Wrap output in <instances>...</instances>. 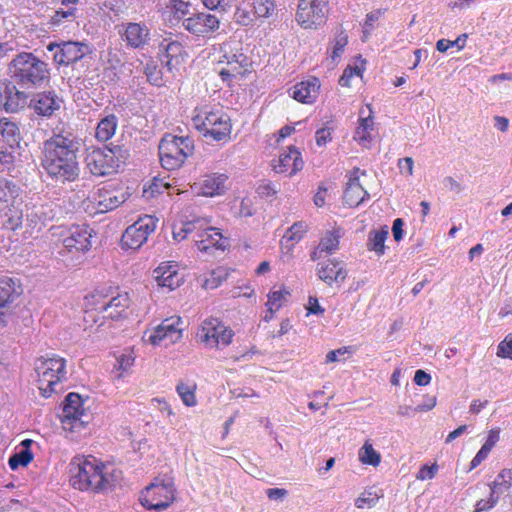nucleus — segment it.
<instances>
[{
  "instance_id": "35",
  "label": "nucleus",
  "mask_w": 512,
  "mask_h": 512,
  "mask_svg": "<svg viewBox=\"0 0 512 512\" xmlns=\"http://www.w3.org/2000/svg\"><path fill=\"white\" fill-rule=\"evenodd\" d=\"M27 103V95L22 91H18L15 86L7 88L6 100L4 103L7 112H17L25 107Z\"/></svg>"
},
{
  "instance_id": "29",
  "label": "nucleus",
  "mask_w": 512,
  "mask_h": 512,
  "mask_svg": "<svg viewBox=\"0 0 512 512\" xmlns=\"http://www.w3.org/2000/svg\"><path fill=\"white\" fill-rule=\"evenodd\" d=\"M130 303L131 300L129 294L126 292L122 293L117 287H115L113 294L109 298L107 309L105 310L103 316H101V319L118 320L125 317ZM98 325H103V321H101Z\"/></svg>"
},
{
  "instance_id": "46",
  "label": "nucleus",
  "mask_w": 512,
  "mask_h": 512,
  "mask_svg": "<svg viewBox=\"0 0 512 512\" xmlns=\"http://www.w3.org/2000/svg\"><path fill=\"white\" fill-rule=\"evenodd\" d=\"M365 64L366 61L359 57V63H356L354 66H347L339 79V85L342 87H349L350 81L353 77H362V74L365 70Z\"/></svg>"
},
{
  "instance_id": "12",
  "label": "nucleus",
  "mask_w": 512,
  "mask_h": 512,
  "mask_svg": "<svg viewBox=\"0 0 512 512\" xmlns=\"http://www.w3.org/2000/svg\"><path fill=\"white\" fill-rule=\"evenodd\" d=\"M158 219L152 215L139 217L133 224L128 226L121 237V247L125 250H138L155 232Z\"/></svg>"
},
{
  "instance_id": "7",
  "label": "nucleus",
  "mask_w": 512,
  "mask_h": 512,
  "mask_svg": "<svg viewBox=\"0 0 512 512\" xmlns=\"http://www.w3.org/2000/svg\"><path fill=\"white\" fill-rule=\"evenodd\" d=\"M125 151L120 146L113 148L90 147L85 157L89 172L97 177L116 174L124 163Z\"/></svg>"
},
{
  "instance_id": "41",
  "label": "nucleus",
  "mask_w": 512,
  "mask_h": 512,
  "mask_svg": "<svg viewBox=\"0 0 512 512\" xmlns=\"http://www.w3.org/2000/svg\"><path fill=\"white\" fill-rule=\"evenodd\" d=\"M359 460L362 464L378 466L381 462V455L374 448L369 440L365 441L363 446L360 448Z\"/></svg>"
},
{
  "instance_id": "50",
  "label": "nucleus",
  "mask_w": 512,
  "mask_h": 512,
  "mask_svg": "<svg viewBox=\"0 0 512 512\" xmlns=\"http://www.w3.org/2000/svg\"><path fill=\"white\" fill-rule=\"evenodd\" d=\"M33 460V454L28 448H24L20 452L13 454L8 461L12 470L18 469L20 466L25 467Z\"/></svg>"
},
{
  "instance_id": "8",
  "label": "nucleus",
  "mask_w": 512,
  "mask_h": 512,
  "mask_svg": "<svg viewBox=\"0 0 512 512\" xmlns=\"http://www.w3.org/2000/svg\"><path fill=\"white\" fill-rule=\"evenodd\" d=\"M194 143L190 137L166 134L159 144V158L164 169H179L193 154Z\"/></svg>"
},
{
  "instance_id": "14",
  "label": "nucleus",
  "mask_w": 512,
  "mask_h": 512,
  "mask_svg": "<svg viewBox=\"0 0 512 512\" xmlns=\"http://www.w3.org/2000/svg\"><path fill=\"white\" fill-rule=\"evenodd\" d=\"M182 25L193 36L210 39L218 33L221 20L210 12L198 11L184 18Z\"/></svg>"
},
{
  "instance_id": "3",
  "label": "nucleus",
  "mask_w": 512,
  "mask_h": 512,
  "mask_svg": "<svg viewBox=\"0 0 512 512\" xmlns=\"http://www.w3.org/2000/svg\"><path fill=\"white\" fill-rule=\"evenodd\" d=\"M214 71L228 87L238 84L253 72V63L241 50H232L228 44L220 45V54Z\"/></svg>"
},
{
  "instance_id": "17",
  "label": "nucleus",
  "mask_w": 512,
  "mask_h": 512,
  "mask_svg": "<svg viewBox=\"0 0 512 512\" xmlns=\"http://www.w3.org/2000/svg\"><path fill=\"white\" fill-rule=\"evenodd\" d=\"M114 288L113 286L97 287L85 297L84 320L86 323H98L99 319L96 315L103 316Z\"/></svg>"
},
{
  "instance_id": "30",
  "label": "nucleus",
  "mask_w": 512,
  "mask_h": 512,
  "mask_svg": "<svg viewBox=\"0 0 512 512\" xmlns=\"http://www.w3.org/2000/svg\"><path fill=\"white\" fill-rule=\"evenodd\" d=\"M23 293L18 279L0 275V307L9 308Z\"/></svg>"
},
{
  "instance_id": "32",
  "label": "nucleus",
  "mask_w": 512,
  "mask_h": 512,
  "mask_svg": "<svg viewBox=\"0 0 512 512\" xmlns=\"http://www.w3.org/2000/svg\"><path fill=\"white\" fill-rule=\"evenodd\" d=\"M31 106L36 114L51 116L60 108V101L53 92H41L34 96Z\"/></svg>"
},
{
  "instance_id": "23",
  "label": "nucleus",
  "mask_w": 512,
  "mask_h": 512,
  "mask_svg": "<svg viewBox=\"0 0 512 512\" xmlns=\"http://www.w3.org/2000/svg\"><path fill=\"white\" fill-rule=\"evenodd\" d=\"M309 225L305 221H297L290 226L280 240V259L283 262H289L293 259V251L296 246L307 234Z\"/></svg>"
},
{
  "instance_id": "13",
  "label": "nucleus",
  "mask_w": 512,
  "mask_h": 512,
  "mask_svg": "<svg viewBox=\"0 0 512 512\" xmlns=\"http://www.w3.org/2000/svg\"><path fill=\"white\" fill-rule=\"evenodd\" d=\"M126 200L123 193L111 186L94 188L86 198L87 209L92 213H107L118 208Z\"/></svg>"
},
{
  "instance_id": "6",
  "label": "nucleus",
  "mask_w": 512,
  "mask_h": 512,
  "mask_svg": "<svg viewBox=\"0 0 512 512\" xmlns=\"http://www.w3.org/2000/svg\"><path fill=\"white\" fill-rule=\"evenodd\" d=\"M177 499V488L172 478H155L139 495V503L149 511L162 512Z\"/></svg>"
},
{
  "instance_id": "22",
  "label": "nucleus",
  "mask_w": 512,
  "mask_h": 512,
  "mask_svg": "<svg viewBox=\"0 0 512 512\" xmlns=\"http://www.w3.org/2000/svg\"><path fill=\"white\" fill-rule=\"evenodd\" d=\"M304 161L301 152L294 146H289L287 150L281 152L276 159L272 161V168L276 173L294 176L303 169Z\"/></svg>"
},
{
  "instance_id": "45",
  "label": "nucleus",
  "mask_w": 512,
  "mask_h": 512,
  "mask_svg": "<svg viewBox=\"0 0 512 512\" xmlns=\"http://www.w3.org/2000/svg\"><path fill=\"white\" fill-rule=\"evenodd\" d=\"M512 486V470L503 469L495 478L491 485V491L494 494L507 492Z\"/></svg>"
},
{
  "instance_id": "38",
  "label": "nucleus",
  "mask_w": 512,
  "mask_h": 512,
  "mask_svg": "<svg viewBox=\"0 0 512 512\" xmlns=\"http://www.w3.org/2000/svg\"><path fill=\"white\" fill-rule=\"evenodd\" d=\"M290 296V290L282 286L279 290H271L267 295L266 306L268 310L272 312L279 311L287 302V298Z\"/></svg>"
},
{
  "instance_id": "49",
  "label": "nucleus",
  "mask_w": 512,
  "mask_h": 512,
  "mask_svg": "<svg viewBox=\"0 0 512 512\" xmlns=\"http://www.w3.org/2000/svg\"><path fill=\"white\" fill-rule=\"evenodd\" d=\"M228 277V273L223 267H218L210 271L208 277L204 280L203 287L206 290L218 288Z\"/></svg>"
},
{
  "instance_id": "63",
  "label": "nucleus",
  "mask_w": 512,
  "mask_h": 512,
  "mask_svg": "<svg viewBox=\"0 0 512 512\" xmlns=\"http://www.w3.org/2000/svg\"><path fill=\"white\" fill-rule=\"evenodd\" d=\"M490 452H491V450H489L488 447H485L484 445H482V447L477 452L475 457L471 460L469 471L478 467L488 457Z\"/></svg>"
},
{
  "instance_id": "53",
  "label": "nucleus",
  "mask_w": 512,
  "mask_h": 512,
  "mask_svg": "<svg viewBox=\"0 0 512 512\" xmlns=\"http://www.w3.org/2000/svg\"><path fill=\"white\" fill-rule=\"evenodd\" d=\"M145 74L147 76L148 81L155 86H163L164 80L162 76V72L155 65H147L145 68Z\"/></svg>"
},
{
  "instance_id": "2",
  "label": "nucleus",
  "mask_w": 512,
  "mask_h": 512,
  "mask_svg": "<svg viewBox=\"0 0 512 512\" xmlns=\"http://www.w3.org/2000/svg\"><path fill=\"white\" fill-rule=\"evenodd\" d=\"M70 484L80 491L102 493L111 490L118 480L117 469L108 466L92 455L76 456L70 463Z\"/></svg>"
},
{
  "instance_id": "47",
  "label": "nucleus",
  "mask_w": 512,
  "mask_h": 512,
  "mask_svg": "<svg viewBox=\"0 0 512 512\" xmlns=\"http://www.w3.org/2000/svg\"><path fill=\"white\" fill-rule=\"evenodd\" d=\"M176 391L184 405L188 407L196 405V384H185L184 382L180 381L176 386Z\"/></svg>"
},
{
  "instance_id": "37",
  "label": "nucleus",
  "mask_w": 512,
  "mask_h": 512,
  "mask_svg": "<svg viewBox=\"0 0 512 512\" xmlns=\"http://www.w3.org/2000/svg\"><path fill=\"white\" fill-rule=\"evenodd\" d=\"M373 129L374 122L371 113L367 117H360L353 136L354 140L359 144L365 145L367 142H370Z\"/></svg>"
},
{
  "instance_id": "4",
  "label": "nucleus",
  "mask_w": 512,
  "mask_h": 512,
  "mask_svg": "<svg viewBox=\"0 0 512 512\" xmlns=\"http://www.w3.org/2000/svg\"><path fill=\"white\" fill-rule=\"evenodd\" d=\"M194 127L205 137L215 141L230 139L232 124L230 117L217 107L203 106L194 110L192 117Z\"/></svg>"
},
{
  "instance_id": "25",
  "label": "nucleus",
  "mask_w": 512,
  "mask_h": 512,
  "mask_svg": "<svg viewBox=\"0 0 512 512\" xmlns=\"http://www.w3.org/2000/svg\"><path fill=\"white\" fill-rule=\"evenodd\" d=\"M365 175L366 172L359 168L350 171L343 195V201L349 207H358L365 199L369 198L368 192L359 181L360 176Z\"/></svg>"
},
{
  "instance_id": "20",
  "label": "nucleus",
  "mask_w": 512,
  "mask_h": 512,
  "mask_svg": "<svg viewBox=\"0 0 512 512\" xmlns=\"http://www.w3.org/2000/svg\"><path fill=\"white\" fill-rule=\"evenodd\" d=\"M193 242L200 252L207 253L212 249H225L223 235L220 230L210 226L209 222L203 219L199 220Z\"/></svg>"
},
{
  "instance_id": "62",
  "label": "nucleus",
  "mask_w": 512,
  "mask_h": 512,
  "mask_svg": "<svg viewBox=\"0 0 512 512\" xmlns=\"http://www.w3.org/2000/svg\"><path fill=\"white\" fill-rule=\"evenodd\" d=\"M497 501L498 497H495V494L491 491L488 499H481L477 502L475 512L488 511L494 507Z\"/></svg>"
},
{
  "instance_id": "40",
  "label": "nucleus",
  "mask_w": 512,
  "mask_h": 512,
  "mask_svg": "<svg viewBox=\"0 0 512 512\" xmlns=\"http://www.w3.org/2000/svg\"><path fill=\"white\" fill-rule=\"evenodd\" d=\"M0 135L7 142H18L20 140V128L10 118H0Z\"/></svg>"
},
{
  "instance_id": "18",
  "label": "nucleus",
  "mask_w": 512,
  "mask_h": 512,
  "mask_svg": "<svg viewBox=\"0 0 512 512\" xmlns=\"http://www.w3.org/2000/svg\"><path fill=\"white\" fill-rule=\"evenodd\" d=\"M47 50L54 52L53 60L57 65L68 66L84 57L86 46L83 43L74 41L51 42L47 45Z\"/></svg>"
},
{
  "instance_id": "16",
  "label": "nucleus",
  "mask_w": 512,
  "mask_h": 512,
  "mask_svg": "<svg viewBox=\"0 0 512 512\" xmlns=\"http://www.w3.org/2000/svg\"><path fill=\"white\" fill-rule=\"evenodd\" d=\"M183 321L179 316H172L164 319L156 328L147 330L144 337L153 346L165 344H174L182 338Z\"/></svg>"
},
{
  "instance_id": "58",
  "label": "nucleus",
  "mask_w": 512,
  "mask_h": 512,
  "mask_svg": "<svg viewBox=\"0 0 512 512\" xmlns=\"http://www.w3.org/2000/svg\"><path fill=\"white\" fill-rule=\"evenodd\" d=\"M438 472V465L436 463L432 465H423L420 467L416 474V479L420 481L433 479Z\"/></svg>"
},
{
  "instance_id": "59",
  "label": "nucleus",
  "mask_w": 512,
  "mask_h": 512,
  "mask_svg": "<svg viewBox=\"0 0 512 512\" xmlns=\"http://www.w3.org/2000/svg\"><path fill=\"white\" fill-rule=\"evenodd\" d=\"M116 360L117 363L115 368L121 372L119 376H122L124 372H127L133 366L135 359L131 353H127L121 354Z\"/></svg>"
},
{
  "instance_id": "51",
  "label": "nucleus",
  "mask_w": 512,
  "mask_h": 512,
  "mask_svg": "<svg viewBox=\"0 0 512 512\" xmlns=\"http://www.w3.org/2000/svg\"><path fill=\"white\" fill-rule=\"evenodd\" d=\"M347 44L348 36L344 31H340L335 35V38L332 42V52L330 55L332 61H336L341 57Z\"/></svg>"
},
{
  "instance_id": "60",
  "label": "nucleus",
  "mask_w": 512,
  "mask_h": 512,
  "mask_svg": "<svg viewBox=\"0 0 512 512\" xmlns=\"http://www.w3.org/2000/svg\"><path fill=\"white\" fill-rule=\"evenodd\" d=\"M315 139L318 146H325L332 140V131L330 128L323 127L316 131Z\"/></svg>"
},
{
  "instance_id": "19",
  "label": "nucleus",
  "mask_w": 512,
  "mask_h": 512,
  "mask_svg": "<svg viewBox=\"0 0 512 512\" xmlns=\"http://www.w3.org/2000/svg\"><path fill=\"white\" fill-rule=\"evenodd\" d=\"M159 51L160 61L169 71L179 70L188 58L187 50L178 40L163 39Z\"/></svg>"
},
{
  "instance_id": "5",
  "label": "nucleus",
  "mask_w": 512,
  "mask_h": 512,
  "mask_svg": "<svg viewBox=\"0 0 512 512\" xmlns=\"http://www.w3.org/2000/svg\"><path fill=\"white\" fill-rule=\"evenodd\" d=\"M9 70L23 85H40L50 77L48 64L30 52L17 54L10 62Z\"/></svg>"
},
{
  "instance_id": "56",
  "label": "nucleus",
  "mask_w": 512,
  "mask_h": 512,
  "mask_svg": "<svg viewBox=\"0 0 512 512\" xmlns=\"http://www.w3.org/2000/svg\"><path fill=\"white\" fill-rule=\"evenodd\" d=\"M497 356L512 360V334H508L498 345Z\"/></svg>"
},
{
  "instance_id": "28",
  "label": "nucleus",
  "mask_w": 512,
  "mask_h": 512,
  "mask_svg": "<svg viewBox=\"0 0 512 512\" xmlns=\"http://www.w3.org/2000/svg\"><path fill=\"white\" fill-rule=\"evenodd\" d=\"M317 275L327 285L332 286L345 281L347 270L343 262L336 259H328L319 264Z\"/></svg>"
},
{
  "instance_id": "55",
  "label": "nucleus",
  "mask_w": 512,
  "mask_h": 512,
  "mask_svg": "<svg viewBox=\"0 0 512 512\" xmlns=\"http://www.w3.org/2000/svg\"><path fill=\"white\" fill-rule=\"evenodd\" d=\"M170 185L164 182L163 179L154 178L147 188L144 189V193L149 194L153 197L156 194L163 193L164 190L169 189Z\"/></svg>"
},
{
  "instance_id": "44",
  "label": "nucleus",
  "mask_w": 512,
  "mask_h": 512,
  "mask_svg": "<svg viewBox=\"0 0 512 512\" xmlns=\"http://www.w3.org/2000/svg\"><path fill=\"white\" fill-rule=\"evenodd\" d=\"M252 8L257 18H271L277 5L275 0H252Z\"/></svg>"
},
{
  "instance_id": "10",
  "label": "nucleus",
  "mask_w": 512,
  "mask_h": 512,
  "mask_svg": "<svg viewBox=\"0 0 512 512\" xmlns=\"http://www.w3.org/2000/svg\"><path fill=\"white\" fill-rule=\"evenodd\" d=\"M235 336L233 329L221 319L209 316L197 328L196 341L207 349L220 350L228 347Z\"/></svg>"
},
{
  "instance_id": "26",
  "label": "nucleus",
  "mask_w": 512,
  "mask_h": 512,
  "mask_svg": "<svg viewBox=\"0 0 512 512\" xmlns=\"http://www.w3.org/2000/svg\"><path fill=\"white\" fill-rule=\"evenodd\" d=\"M154 278L157 284L168 291L175 290L184 281L179 271V265L175 261H164L154 270Z\"/></svg>"
},
{
  "instance_id": "31",
  "label": "nucleus",
  "mask_w": 512,
  "mask_h": 512,
  "mask_svg": "<svg viewBox=\"0 0 512 512\" xmlns=\"http://www.w3.org/2000/svg\"><path fill=\"white\" fill-rule=\"evenodd\" d=\"M319 90L320 82L316 77H313L297 83L293 87L292 97L298 102L311 104L317 99Z\"/></svg>"
},
{
  "instance_id": "36",
  "label": "nucleus",
  "mask_w": 512,
  "mask_h": 512,
  "mask_svg": "<svg viewBox=\"0 0 512 512\" xmlns=\"http://www.w3.org/2000/svg\"><path fill=\"white\" fill-rule=\"evenodd\" d=\"M388 234V226H384L380 230L371 231L367 241L368 250L374 251L378 256L383 255L385 252V241Z\"/></svg>"
},
{
  "instance_id": "48",
  "label": "nucleus",
  "mask_w": 512,
  "mask_h": 512,
  "mask_svg": "<svg viewBox=\"0 0 512 512\" xmlns=\"http://www.w3.org/2000/svg\"><path fill=\"white\" fill-rule=\"evenodd\" d=\"M255 19H258L253 9L249 10L245 5H237L233 14V20L236 24L241 26L251 25Z\"/></svg>"
},
{
  "instance_id": "39",
  "label": "nucleus",
  "mask_w": 512,
  "mask_h": 512,
  "mask_svg": "<svg viewBox=\"0 0 512 512\" xmlns=\"http://www.w3.org/2000/svg\"><path fill=\"white\" fill-rule=\"evenodd\" d=\"M383 496L384 494L381 489L372 487L360 494V496L355 500V505L359 509L372 508L376 506L379 499H381Z\"/></svg>"
},
{
  "instance_id": "11",
  "label": "nucleus",
  "mask_w": 512,
  "mask_h": 512,
  "mask_svg": "<svg viewBox=\"0 0 512 512\" xmlns=\"http://www.w3.org/2000/svg\"><path fill=\"white\" fill-rule=\"evenodd\" d=\"M330 0H299L295 19L303 29L315 30L322 26L329 13Z\"/></svg>"
},
{
  "instance_id": "52",
  "label": "nucleus",
  "mask_w": 512,
  "mask_h": 512,
  "mask_svg": "<svg viewBox=\"0 0 512 512\" xmlns=\"http://www.w3.org/2000/svg\"><path fill=\"white\" fill-rule=\"evenodd\" d=\"M17 195V187L11 181L0 179V201H8Z\"/></svg>"
},
{
  "instance_id": "24",
  "label": "nucleus",
  "mask_w": 512,
  "mask_h": 512,
  "mask_svg": "<svg viewBox=\"0 0 512 512\" xmlns=\"http://www.w3.org/2000/svg\"><path fill=\"white\" fill-rule=\"evenodd\" d=\"M119 34L127 47L141 49L150 40V30L141 22H129L121 24Z\"/></svg>"
},
{
  "instance_id": "57",
  "label": "nucleus",
  "mask_w": 512,
  "mask_h": 512,
  "mask_svg": "<svg viewBox=\"0 0 512 512\" xmlns=\"http://www.w3.org/2000/svg\"><path fill=\"white\" fill-rule=\"evenodd\" d=\"M354 352V348L352 346H344L339 349L331 350L326 354L325 362L334 363L341 360L345 354H352Z\"/></svg>"
},
{
  "instance_id": "21",
  "label": "nucleus",
  "mask_w": 512,
  "mask_h": 512,
  "mask_svg": "<svg viewBox=\"0 0 512 512\" xmlns=\"http://www.w3.org/2000/svg\"><path fill=\"white\" fill-rule=\"evenodd\" d=\"M93 230L88 225H73L63 237L64 247L71 253H84L91 249Z\"/></svg>"
},
{
  "instance_id": "54",
  "label": "nucleus",
  "mask_w": 512,
  "mask_h": 512,
  "mask_svg": "<svg viewBox=\"0 0 512 512\" xmlns=\"http://www.w3.org/2000/svg\"><path fill=\"white\" fill-rule=\"evenodd\" d=\"M190 2L185 0H170V7L177 18H183L189 14Z\"/></svg>"
},
{
  "instance_id": "61",
  "label": "nucleus",
  "mask_w": 512,
  "mask_h": 512,
  "mask_svg": "<svg viewBox=\"0 0 512 512\" xmlns=\"http://www.w3.org/2000/svg\"><path fill=\"white\" fill-rule=\"evenodd\" d=\"M307 315H323L325 309L319 304L316 296H309L306 306Z\"/></svg>"
},
{
  "instance_id": "34",
  "label": "nucleus",
  "mask_w": 512,
  "mask_h": 512,
  "mask_svg": "<svg viewBox=\"0 0 512 512\" xmlns=\"http://www.w3.org/2000/svg\"><path fill=\"white\" fill-rule=\"evenodd\" d=\"M117 126L118 120L114 114L105 116L96 126L95 138L103 143L109 141L115 135Z\"/></svg>"
},
{
  "instance_id": "15",
  "label": "nucleus",
  "mask_w": 512,
  "mask_h": 512,
  "mask_svg": "<svg viewBox=\"0 0 512 512\" xmlns=\"http://www.w3.org/2000/svg\"><path fill=\"white\" fill-rule=\"evenodd\" d=\"M88 413L84 407V400L78 393H69L64 401L63 416L61 419L65 430L75 432L84 428L88 422Z\"/></svg>"
},
{
  "instance_id": "9",
  "label": "nucleus",
  "mask_w": 512,
  "mask_h": 512,
  "mask_svg": "<svg viewBox=\"0 0 512 512\" xmlns=\"http://www.w3.org/2000/svg\"><path fill=\"white\" fill-rule=\"evenodd\" d=\"M37 386L40 394L48 398L66 379V360L59 356L41 358L36 363Z\"/></svg>"
},
{
  "instance_id": "27",
  "label": "nucleus",
  "mask_w": 512,
  "mask_h": 512,
  "mask_svg": "<svg viewBox=\"0 0 512 512\" xmlns=\"http://www.w3.org/2000/svg\"><path fill=\"white\" fill-rule=\"evenodd\" d=\"M227 180L228 176L225 173H210L204 175L203 178L199 182L194 183L192 187L198 194L213 197L224 193Z\"/></svg>"
},
{
  "instance_id": "64",
  "label": "nucleus",
  "mask_w": 512,
  "mask_h": 512,
  "mask_svg": "<svg viewBox=\"0 0 512 512\" xmlns=\"http://www.w3.org/2000/svg\"><path fill=\"white\" fill-rule=\"evenodd\" d=\"M257 191L260 196L266 198L274 197L278 193L277 187L271 182L260 184Z\"/></svg>"
},
{
  "instance_id": "43",
  "label": "nucleus",
  "mask_w": 512,
  "mask_h": 512,
  "mask_svg": "<svg viewBox=\"0 0 512 512\" xmlns=\"http://www.w3.org/2000/svg\"><path fill=\"white\" fill-rule=\"evenodd\" d=\"M200 219L188 221L181 224L179 227L173 228V238L176 241H182L186 238L194 240V235L197 233L198 223Z\"/></svg>"
},
{
  "instance_id": "33",
  "label": "nucleus",
  "mask_w": 512,
  "mask_h": 512,
  "mask_svg": "<svg viewBox=\"0 0 512 512\" xmlns=\"http://www.w3.org/2000/svg\"><path fill=\"white\" fill-rule=\"evenodd\" d=\"M341 238L340 229H334L325 233L320 239L318 246L310 254L312 261H317L323 257V254H331L339 247V241Z\"/></svg>"
},
{
  "instance_id": "42",
  "label": "nucleus",
  "mask_w": 512,
  "mask_h": 512,
  "mask_svg": "<svg viewBox=\"0 0 512 512\" xmlns=\"http://www.w3.org/2000/svg\"><path fill=\"white\" fill-rule=\"evenodd\" d=\"M77 8L68 7L67 9L60 8L56 10L50 17L49 24L53 27L60 26L67 23H72L77 18Z\"/></svg>"
},
{
  "instance_id": "1",
  "label": "nucleus",
  "mask_w": 512,
  "mask_h": 512,
  "mask_svg": "<svg viewBox=\"0 0 512 512\" xmlns=\"http://www.w3.org/2000/svg\"><path fill=\"white\" fill-rule=\"evenodd\" d=\"M79 143L61 133L43 142L40 164L48 177L60 182H74L80 174Z\"/></svg>"
}]
</instances>
